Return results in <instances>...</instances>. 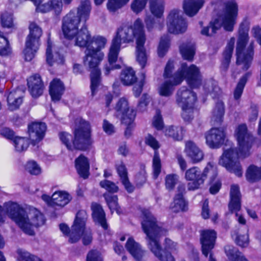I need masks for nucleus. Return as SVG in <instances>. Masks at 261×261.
<instances>
[{"mask_svg": "<svg viewBox=\"0 0 261 261\" xmlns=\"http://www.w3.org/2000/svg\"><path fill=\"white\" fill-rule=\"evenodd\" d=\"M142 213L141 225L144 232L146 235V239L148 248L161 261H175L171 253L176 250V243L169 238H166L163 250L159 242V238L166 235L167 230L158 223L155 218L149 210L144 209L142 210Z\"/></svg>", "mask_w": 261, "mask_h": 261, "instance_id": "nucleus-1", "label": "nucleus"}, {"mask_svg": "<svg viewBox=\"0 0 261 261\" xmlns=\"http://www.w3.org/2000/svg\"><path fill=\"white\" fill-rule=\"evenodd\" d=\"M234 136L238 142V149L226 146L219 160V164L229 172L241 177L243 174V169L238 159L249 155L254 140L244 124H240L236 128Z\"/></svg>", "mask_w": 261, "mask_h": 261, "instance_id": "nucleus-2", "label": "nucleus"}, {"mask_svg": "<svg viewBox=\"0 0 261 261\" xmlns=\"http://www.w3.org/2000/svg\"><path fill=\"white\" fill-rule=\"evenodd\" d=\"M163 76L164 83L159 88V94L163 96H170L174 87L186 80L192 88H198L202 84V78L196 66H180L175 70L174 66H166Z\"/></svg>", "mask_w": 261, "mask_h": 261, "instance_id": "nucleus-3", "label": "nucleus"}, {"mask_svg": "<svg viewBox=\"0 0 261 261\" xmlns=\"http://www.w3.org/2000/svg\"><path fill=\"white\" fill-rule=\"evenodd\" d=\"M5 208L8 216L29 235H34L35 228L45 223L43 214L34 207L24 209L17 203L10 201L5 204Z\"/></svg>", "mask_w": 261, "mask_h": 261, "instance_id": "nucleus-4", "label": "nucleus"}, {"mask_svg": "<svg viewBox=\"0 0 261 261\" xmlns=\"http://www.w3.org/2000/svg\"><path fill=\"white\" fill-rule=\"evenodd\" d=\"M74 38L75 44L85 47L88 51L84 58V65H99L104 57L101 50L107 43L106 38L101 36L92 37L85 23L78 30Z\"/></svg>", "mask_w": 261, "mask_h": 261, "instance_id": "nucleus-5", "label": "nucleus"}, {"mask_svg": "<svg viewBox=\"0 0 261 261\" xmlns=\"http://www.w3.org/2000/svg\"><path fill=\"white\" fill-rule=\"evenodd\" d=\"M91 10L89 0H84L77 8V12L71 10L63 19L62 30L65 38L73 39L79 30V25L82 20L86 24L89 19Z\"/></svg>", "mask_w": 261, "mask_h": 261, "instance_id": "nucleus-6", "label": "nucleus"}, {"mask_svg": "<svg viewBox=\"0 0 261 261\" xmlns=\"http://www.w3.org/2000/svg\"><path fill=\"white\" fill-rule=\"evenodd\" d=\"M77 122L79 125L75 129L74 139L70 134L66 132L60 133V139L69 150H86L92 143L90 126L88 122L81 118L77 120Z\"/></svg>", "mask_w": 261, "mask_h": 261, "instance_id": "nucleus-7", "label": "nucleus"}, {"mask_svg": "<svg viewBox=\"0 0 261 261\" xmlns=\"http://www.w3.org/2000/svg\"><path fill=\"white\" fill-rule=\"evenodd\" d=\"M250 21L246 17L240 23L238 29V36L237 41L236 55L237 65H251L254 55L245 50L249 40V31Z\"/></svg>", "mask_w": 261, "mask_h": 261, "instance_id": "nucleus-8", "label": "nucleus"}, {"mask_svg": "<svg viewBox=\"0 0 261 261\" xmlns=\"http://www.w3.org/2000/svg\"><path fill=\"white\" fill-rule=\"evenodd\" d=\"M88 218L87 213L84 210L79 211L75 216L71 231L70 233L69 242L71 243L78 241L83 236V243L85 245L90 244L92 241L91 230L86 227V223Z\"/></svg>", "mask_w": 261, "mask_h": 261, "instance_id": "nucleus-9", "label": "nucleus"}, {"mask_svg": "<svg viewBox=\"0 0 261 261\" xmlns=\"http://www.w3.org/2000/svg\"><path fill=\"white\" fill-rule=\"evenodd\" d=\"M29 33L26 37L24 58L26 61H31L35 57L41 44L40 38L43 34L42 28L35 21L30 22Z\"/></svg>", "mask_w": 261, "mask_h": 261, "instance_id": "nucleus-10", "label": "nucleus"}, {"mask_svg": "<svg viewBox=\"0 0 261 261\" xmlns=\"http://www.w3.org/2000/svg\"><path fill=\"white\" fill-rule=\"evenodd\" d=\"M197 100V96L192 90L186 87H182L176 94V102L182 108V117L186 122H190L194 117L195 111L194 105Z\"/></svg>", "mask_w": 261, "mask_h": 261, "instance_id": "nucleus-11", "label": "nucleus"}, {"mask_svg": "<svg viewBox=\"0 0 261 261\" xmlns=\"http://www.w3.org/2000/svg\"><path fill=\"white\" fill-rule=\"evenodd\" d=\"M131 29L130 35L136 39L137 57L136 59L140 65H146L147 63V56L144 48L146 41V36L144 31V25L142 20L138 18L134 22L133 27H129Z\"/></svg>", "mask_w": 261, "mask_h": 261, "instance_id": "nucleus-12", "label": "nucleus"}, {"mask_svg": "<svg viewBox=\"0 0 261 261\" xmlns=\"http://www.w3.org/2000/svg\"><path fill=\"white\" fill-rule=\"evenodd\" d=\"M131 29L129 27H120L118 29L108 54V61L109 65H119L116 64L120 50L121 43H129L133 41L132 35H130Z\"/></svg>", "mask_w": 261, "mask_h": 261, "instance_id": "nucleus-13", "label": "nucleus"}, {"mask_svg": "<svg viewBox=\"0 0 261 261\" xmlns=\"http://www.w3.org/2000/svg\"><path fill=\"white\" fill-rule=\"evenodd\" d=\"M239 13V7L236 0H229L223 3L221 19L224 30L232 32L237 22Z\"/></svg>", "mask_w": 261, "mask_h": 261, "instance_id": "nucleus-14", "label": "nucleus"}, {"mask_svg": "<svg viewBox=\"0 0 261 261\" xmlns=\"http://www.w3.org/2000/svg\"><path fill=\"white\" fill-rule=\"evenodd\" d=\"M209 171L214 173L216 175L215 169L210 164L208 165L202 172L197 167H193L187 170L185 172V179L191 181L188 184V190H195L199 188L203 184Z\"/></svg>", "mask_w": 261, "mask_h": 261, "instance_id": "nucleus-15", "label": "nucleus"}, {"mask_svg": "<svg viewBox=\"0 0 261 261\" xmlns=\"http://www.w3.org/2000/svg\"><path fill=\"white\" fill-rule=\"evenodd\" d=\"M167 25L169 33L174 34H182L187 29L186 19L180 15V11L173 9L169 12L167 18Z\"/></svg>", "mask_w": 261, "mask_h": 261, "instance_id": "nucleus-16", "label": "nucleus"}, {"mask_svg": "<svg viewBox=\"0 0 261 261\" xmlns=\"http://www.w3.org/2000/svg\"><path fill=\"white\" fill-rule=\"evenodd\" d=\"M228 208L231 213H236V220L240 224H246V220L244 217L238 213L241 208V194L239 187L237 185H233L231 186Z\"/></svg>", "mask_w": 261, "mask_h": 261, "instance_id": "nucleus-17", "label": "nucleus"}, {"mask_svg": "<svg viewBox=\"0 0 261 261\" xmlns=\"http://www.w3.org/2000/svg\"><path fill=\"white\" fill-rule=\"evenodd\" d=\"M206 145L211 148H218L224 143L226 133L223 128L213 127L204 135Z\"/></svg>", "mask_w": 261, "mask_h": 261, "instance_id": "nucleus-18", "label": "nucleus"}, {"mask_svg": "<svg viewBox=\"0 0 261 261\" xmlns=\"http://www.w3.org/2000/svg\"><path fill=\"white\" fill-rule=\"evenodd\" d=\"M216 238V232L213 230H205L201 233L202 252L206 257L210 253L209 261H216L211 253V251L214 247Z\"/></svg>", "mask_w": 261, "mask_h": 261, "instance_id": "nucleus-19", "label": "nucleus"}, {"mask_svg": "<svg viewBox=\"0 0 261 261\" xmlns=\"http://www.w3.org/2000/svg\"><path fill=\"white\" fill-rule=\"evenodd\" d=\"M115 110L117 115L120 117L121 122L125 125L130 124L134 122L136 113L133 109H130L127 100L121 98L118 101Z\"/></svg>", "mask_w": 261, "mask_h": 261, "instance_id": "nucleus-20", "label": "nucleus"}, {"mask_svg": "<svg viewBox=\"0 0 261 261\" xmlns=\"http://www.w3.org/2000/svg\"><path fill=\"white\" fill-rule=\"evenodd\" d=\"M145 143L154 150L152 160L153 177L156 179L161 173V162L159 152L157 150L160 147L159 142L152 135L148 134L145 137Z\"/></svg>", "mask_w": 261, "mask_h": 261, "instance_id": "nucleus-21", "label": "nucleus"}, {"mask_svg": "<svg viewBox=\"0 0 261 261\" xmlns=\"http://www.w3.org/2000/svg\"><path fill=\"white\" fill-rule=\"evenodd\" d=\"M126 250L133 257L135 261H147L148 255L146 250L132 237H129L126 242Z\"/></svg>", "mask_w": 261, "mask_h": 261, "instance_id": "nucleus-22", "label": "nucleus"}, {"mask_svg": "<svg viewBox=\"0 0 261 261\" xmlns=\"http://www.w3.org/2000/svg\"><path fill=\"white\" fill-rule=\"evenodd\" d=\"M46 129L44 123L33 122L28 125V133L31 144L35 146L44 138Z\"/></svg>", "mask_w": 261, "mask_h": 261, "instance_id": "nucleus-23", "label": "nucleus"}, {"mask_svg": "<svg viewBox=\"0 0 261 261\" xmlns=\"http://www.w3.org/2000/svg\"><path fill=\"white\" fill-rule=\"evenodd\" d=\"M53 43L48 34L47 39L46 49V61L48 65H63L65 63L64 56L58 51L53 53Z\"/></svg>", "mask_w": 261, "mask_h": 261, "instance_id": "nucleus-24", "label": "nucleus"}, {"mask_svg": "<svg viewBox=\"0 0 261 261\" xmlns=\"http://www.w3.org/2000/svg\"><path fill=\"white\" fill-rule=\"evenodd\" d=\"M28 90L30 94L34 98L42 95L45 86L44 83L38 74H34L28 79Z\"/></svg>", "mask_w": 261, "mask_h": 261, "instance_id": "nucleus-25", "label": "nucleus"}, {"mask_svg": "<svg viewBox=\"0 0 261 261\" xmlns=\"http://www.w3.org/2000/svg\"><path fill=\"white\" fill-rule=\"evenodd\" d=\"M184 152L186 156L194 164L201 161L203 159L202 151L193 142L186 143Z\"/></svg>", "mask_w": 261, "mask_h": 261, "instance_id": "nucleus-26", "label": "nucleus"}, {"mask_svg": "<svg viewBox=\"0 0 261 261\" xmlns=\"http://www.w3.org/2000/svg\"><path fill=\"white\" fill-rule=\"evenodd\" d=\"M177 192L178 193L175 195L174 201L170 206L172 211L175 213L186 211L187 208V204L183 196V194L185 192V185H179L177 188Z\"/></svg>", "mask_w": 261, "mask_h": 261, "instance_id": "nucleus-27", "label": "nucleus"}, {"mask_svg": "<svg viewBox=\"0 0 261 261\" xmlns=\"http://www.w3.org/2000/svg\"><path fill=\"white\" fill-rule=\"evenodd\" d=\"M205 0H184L182 8L184 13L189 17L196 15L203 7Z\"/></svg>", "mask_w": 261, "mask_h": 261, "instance_id": "nucleus-28", "label": "nucleus"}, {"mask_svg": "<svg viewBox=\"0 0 261 261\" xmlns=\"http://www.w3.org/2000/svg\"><path fill=\"white\" fill-rule=\"evenodd\" d=\"M24 92L19 88L9 92L7 95V102L9 109L14 111L17 109L23 101Z\"/></svg>", "mask_w": 261, "mask_h": 261, "instance_id": "nucleus-29", "label": "nucleus"}, {"mask_svg": "<svg viewBox=\"0 0 261 261\" xmlns=\"http://www.w3.org/2000/svg\"><path fill=\"white\" fill-rule=\"evenodd\" d=\"M64 91V85L60 80L55 79L50 82L49 92L53 101H59Z\"/></svg>", "mask_w": 261, "mask_h": 261, "instance_id": "nucleus-30", "label": "nucleus"}, {"mask_svg": "<svg viewBox=\"0 0 261 261\" xmlns=\"http://www.w3.org/2000/svg\"><path fill=\"white\" fill-rule=\"evenodd\" d=\"M120 80L123 85L130 86L137 82L138 78L134 69L130 66H127L121 70Z\"/></svg>", "mask_w": 261, "mask_h": 261, "instance_id": "nucleus-31", "label": "nucleus"}, {"mask_svg": "<svg viewBox=\"0 0 261 261\" xmlns=\"http://www.w3.org/2000/svg\"><path fill=\"white\" fill-rule=\"evenodd\" d=\"M116 168L120 180L125 189L129 193L134 191V187L130 184L128 178L127 170L123 162H119L116 165Z\"/></svg>", "mask_w": 261, "mask_h": 261, "instance_id": "nucleus-32", "label": "nucleus"}, {"mask_svg": "<svg viewBox=\"0 0 261 261\" xmlns=\"http://www.w3.org/2000/svg\"><path fill=\"white\" fill-rule=\"evenodd\" d=\"M91 210L94 221L98 223L103 228L107 229L108 226L106 222L105 213L101 205L96 203H92Z\"/></svg>", "mask_w": 261, "mask_h": 261, "instance_id": "nucleus-33", "label": "nucleus"}, {"mask_svg": "<svg viewBox=\"0 0 261 261\" xmlns=\"http://www.w3.org/2000/svg\"><path fill=\"white\" fill-rule=\"evenodd\" d=\"M72 199L71 195L65 191H57L52 195L53 204L64 207Z\"/></svg>", "mask_w": 261, "mask_h": 261, "instance_id": "nucleus-34", "label": "nucleus"}, {"mask_svg": "<svg viewBox=\"0 0 261 261\" xmlns=\"http://www.w3.org/2000/svg\"><path fill=\"white\" fill-rule=\"evenodd\" d=\"M75 167L78 173L84 178L89 175V164L87 158L81 155L75 161Z\"/></svg>", "mask_w": 261, "mask_h": 261, "instance_id": "nucleus-35", "label": "nucleus"}, {"mask_svg": "<svg viewBox=\"0 0 261 261\" xmlns=\"http://www.w3.org/2000/svg\"><path fill=\"white\" fill-rule=\"evenodd\" d=\"M88 70L91 72V90L92 95H94L96 88L100 83V70L98 66H89Z\"/></svg>", "mask_w": 261, "mask_h": 261, "instance_id": "nucleus-36", "label": "nucleus"}, {"mask_svg": "<svg viewBox=\"0 0 261 261\" xmlns=\"http://www.w3.org/2000/svg\"><path fill=\"white\" fill-rule=\"evenodd\" d=\"M165 4L163 0H150L149 10L156 18H161L164 12Z\"/></svg>", "mask_w": 261, "mask_h": 261, "instance_id": "nucleus-37", "label": "nucleus"}, {"mask_svg": "<svg viewBox=\"0 0 261 261\" xmlns=\"http://www.w3.org/2000/svg\"><path fill=\"white\" fill-rule=\"evenodd\" d=\"M224 114V103L222 101H218L212 113L211 123L214 125L220 124L223 121V118Z\"/></svg>", "mask_w": 261, "mask_h": 261, "instance_id": "nucleus-38", "label": "nucleus"}, {"mask_svg": "<svg viewBox=\"0 0 261 261\" xmlns=\"http://www.w3.org/2000/svg\"><path fill=\"white\" fill-rule=\"evenodd\" d=\"M247 180L250 182H255L261 179V167L251 165L247 168L246 174Z\"/></svg>", "mask_w": 261, "mask_h": 261, "instance_id": "nucleus-39", "label": "nucleus"}, {"mask_svg": "<svg viewBox=\"0 0 261 261\" xmlns=\"http://www.w3.org/2000/svg\"><path fill=\"white\" fill-rule=\"evenodd\" d=\"M224 250L227 257L230 261H247L242 253L232 246L226 245Z\"/></svg>", "mask_w": 261, "mask_h": 261, "instance_id": "nucleus-40", "label": "nucleus"}, {"mask_svg": "<svg viewBox=\"0 0 261 261\" xmlns=\"http://www.w3.org/2000/svg\"><path fill=\"white\" fill-rule=\"evenodd\" d=\"M179 51L184 60L189 61L193 60L195 55L196 49L194 45L182 43L179 46Z\"/></svg>", "mask_w": 261, "mask_h": 261, "instance_id": "nucleus-41", "label": "nucleus"}, {"mask_svg": "<svg viewBox=\"0 0 261 261\" xmlns=\"http://www.w3.org/2000/svg\"><path fill=\"white\" fill-rule=\"evenodd\" d=\"M170 47V39L168 35L162 36L158 46L157 51L159 57H164Z\"/></svg>", "mask_w": 261, "mask_h": 261, "instance_id": "nucleus-42", "label": "nucleus"}, {"mask_svg": "<svg viewBox=\"0 0 261 261\" xmlns=\"http://www.w3.org/2000/svg\"><path fill=\"white\" fill-rule=\"evenodd\" d=\"M234 38H231L223 53L222 65H229L234 48Z\"/></svg>", "mask_w": 261, "mask_h": 261, "instance_id": "nucleus-43", "label": "nucleus"}, {"mask_svg": "<svg viewBox=\"0 0 261 261\" xmlns=\"http://www.w3.org/2000/svg\"><path fill=\"white\" fill-rule=\"evenodd\" d=\"M103 196L111 212L113 213L115 211L117 214H120L121 211L118 204L117 196L112 195L110 193H105Z\"/></svg>", "mask_w": 261, "mask_h": 261, "instance_id": "nucleus-44", "label": "nucleus"}, {"mask_svg": "<svg viewBox=\"0 0 261 261\" xmlns=\"http://www.w3.org/2000/svg\"><path fill=\"white\" fill-rule=\"evenodd\" d=\"M183 128L182 127L170 126L165 132V135L175 140H180L182 138Z\"/></svg>", "mask_w": 261, "mask_h": 261, "instance_id": "nucleus-45", "label": "nucleus"}, {"mask_svg": "<svg viewBox=\"0 0 261 261\" xmlns=\"http://www.w3.org/2000/svg\"><path fill=\"white\" fill-rule=\"evenodd\" d=\"M249 76L250 73H246L240 79L234 91V97L236 99H238L241 97Z\"/></svg>", "mask_w": 261, "mask_h": 261, "instance_id": "nucleus-46", "label": "nucleus"}, {"mask_svg": "<svg viewBox=\"0 0 261 261\" xmlns=\"http://www.w3.org/2000/svg\"><path fill=\"white\" fill-rule=\"evenodd\" d=\"M10 53L11 48L8 39L0 31V55L7 56Z\"/></svg>", "mask_w": 261, "mask_h": 261, "instance_id": "nucleus-47", "label": "nucleus"}, {"mask_svg": "<svg viewBox=\"0 0 261 261\" xmlns=\"http://www.w3.org/2000/svg\"><path fill=\"white\" fill-rule=\"evenodd\" d=\"M15 150L18 152L25 151L29 145V141L23 137H15L13 140Z\"/></svg>", "mask_w": 261, "mask_h": 261, "instance_id": "nucleus-48", "label": "nucleus"}, {"mask_svg": "<svg viewBox=\"0 0 261 261\" xmlns=\"http://www.w3.org/2000/svg\"><path fill=\"white\" fill-rule=\"evenodd\" d=\"M1 23L3 28L11 29L14 28L13 15L7 12L1 15Z\"/></svg>", "mask_w": 261, "mask_h": 261, "instance_id": "nucleus-49", "label": "nucleus"}, {"mask_svg": "<svg viewBox=\"0 0 261 261\" xmlns=\"http://www.w3.org/2000/svg\"><path fill=\"white\" fill-rule=\"evenodd\" d=\"M129 0H108L107 4L109 11L115 12L125 5Z\"/></svg>", "mask_w": 261, "mask_h": 261, "instance_id": "nucleus-50", "label": "nucleus"}, {"mask_svg": "<svg viewBox=\"0 0 261 261\" xmlns=\"http://www.w3.org/2000/svg\"><path fill=\"white\" fill-rule=\"evenodd\" d=\"M24 168L27 172L32 175H37L41 172L40 167L33 160L28 161L25 165Z\"/></svg>", "mask_w": 261, "mask_h": 261, "instance_id": "nucleus-51", "label": "nucleus"}, {"mask_svg": "<svg viewBox=\"0 0 261 261\" xmlns=\"http://www.w3.org/2000/svg\"><path fill=\"white\" fill-rule=\"evenodd\" d=\"M148 0H133L130 7L132 11L136 14L142 12L145 8Z\"/></svg>", "mask_w": 261, "mask_h": 261, "instance_id": "nucleus-52", "label": "nucleus"}, {"mask_svg": "<svg viewBox=\"0 0 261 261\" xmlns=\"http://www.w3.org/2000/svg\"><path fill=\"white\" fill-rule=\"evenodd\" d=\"M248 229L246 228V233L244 234H242L238 233L237 234L235 241L237 245L242 247H246L248 246L249 243V236L248 234Z\"/></svg>", "mask_w": 261, "mask_h": 261, "instance_id": "nucleus-53", "label": "nucleus"}, {"mask_svg": "<svg viewBox=\"0 0 261 261\" xmlns=\"http://www.w3.org/2000/svg\"><path fill=\"white\" fill-rule=\"evenodd\" d=\"M204 89L207 93L211 94L214 93L215 95L217 94L219 88L217 86V82L213 80L207 81L204 85Z\"/></svg>", "mask_w": 261, "mask_h": 261, "instance_id": "nucleus-54", "label": "nucleus"}, {"mask_svg": "<svg viewBox=\"0 0 261 261\" xmlns=\"http://www.w3.org/2000/svg\"><path fill=\"white\" fill-rule=\"evenodd\" d=\"M178 179V176L175 174H168L165 178L166 187L169 190H172L176 184Z\"/></svg>", "mask_w": 261, "mask_h": 261, "instance_id": "nucleus-55", "label": "nucleus"}, {"mask_svg": "<svg viewBox=\"0 0 261 261\" xmlns=\"http://www.w3.org/2000/svg\"><path fill=\"white\" fill-rule=\"evenodd\" d=\"M100 186L105 189L109 193H116L118 191L119 188L114 182L108 180H104L100 182Z\"/></svg>", "mask_w": 261, "mask_h": 261, "instance_id": "nucleus-56", "label": "nucleus"}, {"mask_svg": "<svg viewBox=\"0 0 261 261\" xmlns=\"http://www.w3.org/2000/svg\"><path fill=\"white\" fill-rule=\"evenodd\" d=\"M146 172L144 169L141 170L135 176V181L138 187H141L146 181Z\"/></svg>", "mask_w": 261, "mask_h": 261, "instance_id": "nucleus-57", "label": "nucleus"}, {"mask_svg": "<svg viewBox=\"0 0 261 261\" xmlns=\"http://www.w3.org/2000/svg\"><path fill=\"white\" fill-rule=\"evenodd\" d=\"M87 261H102L100 252L96 250L90 251L87 256Z\"/></svg>", "mask_w": 261, "mask_h": 261, "instance_id": "nucleus-58", "label": "nucleus"}, {"mask_svg": "<svg viewBox=\"0 0 261 261\" xmlns=\"http://www.w3.org/2000/svg\"><path fill=\"white\" fill-rule=\"evenodd\" d=\"M211 29L212 30V34H215L217 31L219 30L222 25V21L221 23L220 22L219 18H216L213 21H211L209 23Z\"/></svg>", "mask_w": 261, "mask_h": 261, "instance_id": "nucleus-59", "label": "nucleus"}, {"mask_svg": "<svg viewBox=\"0 0 261 261\" xmlns=\"http://www.w3.org/2000/svg\"><path fill=\"white\" fill-rule=\"evenodd\" d=\"M0 134L8 139L13 140L15 138L14 132L8 127L2 128L0 130Z\"/></svg>", "mask_w": 261, "mask_h": 261, "instance_id": "nucleus-60", "label": "nucleus"}, {"mask_svg": "<svg viewBox=\"0 0 261 261\" xmlns=\"http://www.w3.org/2000/svg\"><path fill=\"white\" fill-rule=\"evenodd\" d=\"M152 124L157 129H161L163 128V122L162 118L159 112H157L156 115L154 117Z\"/></svg>", "mask_w": 261, "mask_h": 261, "instance_id": "nucleus-61", "label": "nucleus"}, {"mask_svg": "<svg viewBox=\"0 0 261 261\" xmlns=\"http://www.w3.org/2000/svg\"><path fill=\"white\" fill-rule=\"evenodd\" d=\"M148 102V96L147 94L143 95L138 105L139 109L140 111H144L145 109V107L147 106Z\"/></svg>", "mask_w": 261, "mask_h": 261, "instance_id": "nucleus-62", "label": "nucleus"}, {"mask_svg": "<svg viewBox=\"0 0 261 261\" xmlns=\"http://www.w3.org/2000/svg\"><path fill=\"white\" fill-rule=\"evenodd\" d=\"M146 27L148 31H151L155 24V19L151 16H147L145 19Z\"/></svg>", "mask_w": 261, "mask_h": 261, "instance_id": "nucleus-63", "label": "nucleus"}, {"mask_svg": "<svg viewBox=\"0 0 261 261\" xmlns=\"http://www.w3.org/2000/svg\"><path fill=\"white\" fill-rule=\"evenodd\" d=\"M253 36L256 39L257 43L261 46V28L258 25L255 26L252 29Z\"/></svg>", "mask_w": 261, "mask_h": 261, "instance_id": "nucleus-64", "label": "nucleus"}]
</instances>
